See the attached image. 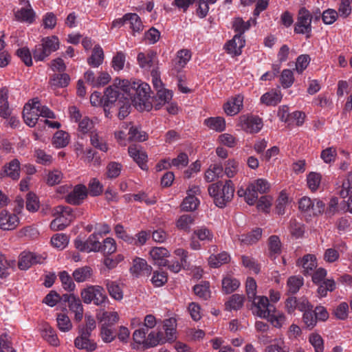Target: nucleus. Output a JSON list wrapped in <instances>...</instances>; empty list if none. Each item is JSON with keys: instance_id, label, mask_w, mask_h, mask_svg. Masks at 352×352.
<instances>
[{"instance_id": "obj_1", "label": "nucleus", "mask_w": 352, "mask_h": 352, "mask_svg": "<svg viewBox=\"0 0 352 352\" xmlns=\"http://www.w3.org/2000/svg\"><path fill=\"white\" fill-rule=\"evenodd\" d=\"M118 84L123 90V97L129 100L139 111H149L151 109L150 102V86L146 83L133 81L132 83L127 80H119Z\"/></svg>"}, {"instance_id": "obj_2", "label": "nucleus", "mask_w": 352, "mask_h": 352, "mask_svg": "<svg viewBox=\"0 0 352 352\" xmlns=\"http://www.w3.org/2000/svg\"><path fill=\"white\" fill-rule=\"evenodd\" d=\"M39 116L54 118V113L46 106H42L40 100L33 98L23 107V118L27 125L33 127L36 125Z\"/></svg>"}, {"instance_id": "obj_3", "label": "nucleus", "mask_w": 352, "mask_h": 352, "mask_svg": "<svg viewBox=\"0 0 352 352\" xmlns=\"http://www.w3.org/2000/svg\"><path fill=\"white\" fill-rule=\"evenodd\" d=\"M208 193L213 198L215 205L223 208L234 197V186L230 179L212 184L208 187Z\"/></svg>"}, {"instance_id": "obj_4", "label": "nucleus", "mask_w": 352, "mask_h": 352, "mask_svg": "<svg viewBox=\"0 0 352 352\" xmlns=\"http://www.w3.org/2000/svg\"><path fill=\"white\" fill-rule=\"evenodd\" d=\"M52 214L55 219L51 222L50 228L54 231L63 230L75 217L70 207L61 205L53 208Z\"/></svg>"}, {"instance_id": "obj_5", "label": "nucleus", "mask_w": 352, "mask_h": 352, "mask_svg": "<svg viewBox=\"0 0 352 352\" xmlns=\"http://www.w3.org/2000/svg\"><path fill=\"white\" fill-rule=\"evenodd\" d=\"M80 295L85 304L93 302L100 306L108 301L104 288L100 285H89L81 291Z\"/></svg>"}, {"instance_id": "obj_6", "label": "nucleus", "mask_w": 352, "mask_h": 352, "mask_svg": "<svg viewBox=\"0 0 352 352\" xmlns=\"http://www.w3.org/2000/svg\"><path fill=\"white\" fill-rule=\"evenodd\" d=\"M311 29V13L305 8H302L298 12L294 32L296 34H307V37H309Z\"/></svg>"}, {"instance_id": "obj_7", "label": "nucleus", "mask_w": 352, "mask_h": 352, "mask_svg": "<svg viewBox=\"0 0 352 352\" xmlns=\"http://www.w3.org/2000/svg\"><path fill=\"white\" fill-rule=\"evenodd\" d=\"M298 208L302 212L317 216L323 212L324 204L320 199H311L308 197H303L299 200Z\"/></svg>"}, {"instance_id": "obj_8", "label": "nucleus", "mask_w": 352, "mask_h": 352, "mask_svg": "<svg viewBox=\"0 0 352 352\" xmlns=\"http://www.w3.org/2000/svg\"><path fill=\"white\" fill-rule=\"evenodd\" d=\"M251 301L253 305V314L262 318H266L274 307L270 305L269 300L265 296H256L255 298H252Z\"/></svg>"}, {"instance_id": "obj_9", "label": "nucleus", "mask_w": 352, "mask_h": 352, "mask_svg": "<svg viewBox=\"0 0 352 352\" xmlns=\"http://www.w3.org/2000/svg\"><path fill=\"white\" fill-rule=\"evenodd\" d=\"M45 259V256L43 255L23 252L19 256L18 265L19 269L26 270L34 264L43 263Z\"/></svg>"}, {"instance_id": "obj_10", "label": "nucleus", "mask_w": 352, "mask_h": 352, "mask_svg": "<svg viewBox=\"0 0 352 352\" xmlns=\"http://www.w3.org/2000/svg\"><path fill=\"white\" fill-rule=\"evenodd\" d=\"M240 122L241 129L250 133H258L263 127L262 120L255 116H242Z\"/></svg>"}, {"instance_id": "obj_11", "label": "nucleus", "mask_w": 352, "mask_h": 352, "mask_svg": "<svg viewBox=\"0 0 352 352\" xmlns=\"http://www.w3.org/2000/svg\"><path fill=\"white\" fill-rule=\"evenodd\" d=\"M119 80L120 79H116L113 85L109 86L106 89L103 96L105 106H109V104L114 103L118 99L120 100L121 98H124V91L118 84Z\"/></svg>"}, {"instance_id": "obj_12", "label": "nucleus", "mask_w": 352, "mask_h": 352, "mask_svg": "<svg viewBox=\"0 0 352 352\" xmlns=\"http://www.w3.org/2000/svg\"><path fill=\"white\" fill-rule=\"evenodd\" d=\"M87 196V188L82 184H78L65 197L67 203L80 205Z\"/></svg>"}, {"instance_id": "obj_13", "label": "nucleus", "mask_w": 352, "mask_h": 352, "mask_svg": "<svg viewBox=\"0 0 352 352\" xmlns=\"http://www.w3.org/2000/svg\"><path fill=\"white\" fill-rule=\"evenodd\" d=\"M63 299L68 302L69 309L74 314L75 320L80 321L83 316V307L78 297L73 294H64Z\"/></svg>"}, {"instance_id": "obj_14", "label": "nucleus", "mask_w": 352, "mask_h": 352, "mask_svg": "<svg viewBox=\"0 0 352 352\" xmlns=\"http://www.w3.org/2000/svg\"><path fill=\"white\" fill-rule=\"evenodd\" d=\"M270 188L269 182L263 178L257 179L249 184V194L250 195V201H256L258 199V193L263 194L267 192Z\"/></svg>"}, {"instance_id": "obj_15", "label": "nucleus", "mask_w": 352, "mask_h": 352, "mask_svg": "<svg viewBox=\"0 0 352 352\" xmlns=\"http://www.w3.org/2000/svg\"><path fill=\"white\" fill-rule=\"evenodd\" d=\"M19 223L16 214L3 210L0 213V228L3 230H12L16 228Z\"/></svg>"}, {"instance_id": "obj_16", "label": "nucleus", "mask_w": 352, "mask_h": 352, "mask_svg": "<svg viewBox=\"0 0 352 352\" xmlns=\"http://www.w3.org/2000/svg\"><path fill=\"white\" fill-rule=\"evenodd\" d=\"M10 177L16 180L20 177V162L18 160L14 159L9 163L4 165L3 170L0 172V177Z\"/></svg>"}, {"instance_id": "obj_17", "label": "nucleus", "mask_w": 352, "mask_h": 352, "mask_svg": "<svg viewBox=\"0 0 352 352\" xmlns=\"http://www.w3.org/2000/svg\"><path fill=\"white\" fill-rule=\"evenodd\" d=\"M129 155L139 165L142 170H146L147 155L137 145H131L128 148Z\"/></svg>"}, {"instance_id": "obj_18", "label": "nucleus", "mask_w": 352, "mask_h": 352, "mask_svg": "<svg viewBox=\"0 0 352 352\" xmlns=\"http://www.w3.org/2000/svg\"><path fill=\"white\" fill-rule=\"evenodd\" d=\"M191 53L188 50L183 49L177 52L175 58L172 61V69L176 72H180L190 60Z\"/></svg>"}, {"instance_id": "obj_19", "label": "nucleus", "mask_w": 352, "mask_h": 352, "mask_svg": "<svg viewBox=\"0 0 352 352\" xmlns=\"http://www.w3.org/2000/svg\"><path fill=\"white\" fill-rule=\"evenodd\" d=\"M79 336L74 340V345L80 349H85L87 351H93L96 348V344L89 339L91 334L87 332L78 331Z\"/></svg>"}, {"instance_id": "obj_20", "label": "nucleus", "mask_w": 352, "mask_h": 352, "mask_svg": "<svg viewBox=\"0 0 352 352\" xmlns=\"http://www.w3.org/2000/svg\"><path fill=\"white\" fill-rule=\"evenodd\" d=\"M244 36L241 34H235L232 39L226 45V49L229 54L234 56L241 54L242 48L245 46Z\"/></svg>"}, {"instance_id": "obj_21", "label": "nucleus", "mask_w": 352, "mask_h": 352, "mask_svg": "<svg viewBox=\"0 0 352 352\" xmlns=\"http://www.w3.org/2000/svg\"><path fill=\"white\" fill-rule=\"evenodd\" d=\"M131 272L139 276H149L151 273L152 267L147 265L144 259L136 258L133 260V266L130 268Z\"/></svg>"}, {"instance_id": "obj_22", "label": "nucleus", "mask_w": 352, "mask_h": 352, "mask_svg": "<svg viewBox=\"0 0 352 352\" xmlns=\"http://www.w3.org/2000/svg\"><path fill=\"white\" fill-rule=\"evenodd\" d=\"M243 97L241 95L232 98L223 106L225 113L231 116L237 114L243 107Z\"/></svg>"}, {"instance_id": "obj_23", "label": "nucleus", "mask_w": 352, "mask_h": 352, "mask_svg": "<svg viewBox=\"0 0 352 352\" xmlns=\"http://www.w3.org/2000/svg\"><path fill=\"white\" fill-rule=\"evenodd\" d=\"M122 129H129V141L143 142L147 139L146 133L139 127L132 125L131 123L123 122L122 124Z\"/></svg>"}, {"instance_id": "obj_24", "label": "nucleus", "mask_w": 352, "mask_h": 352, "mask_svg": "<svg viewBox=\"0 0 352 352\" xmlns=\"http://www.w3.org/2000/svg\"><path fill=\"white\" fill-rule=\"evenodd\" d=\"M150 256L155 264L159 266H166L168 265L166 258L169 256V252L165 248H153L150 251Z\"/></svg>"}, {"instance_id": "obj_25", "label": "nucleus", "mask_w": 352, "mask_h": 352, "mask_svg": "<svg viewBox=\"0 0 352 352\" xmlns=\"http://www.w3.org/2000/svg\"><path fill=\"white\" fill-rule=\"evenodd\" d=\"M296 265L302 267L304 274H312L317 267L316 258L312 254H307L302 258L298 259Z\"/></svg>"}, {"instance_id": "obj_26", "label": "nucleus", "mask_w": 352, "mask_h": 352, "mask_svg": "<svg viewBox=\"0 0 352 352\" xmlns=\"http://www.w3.org/2000/svg\"><path fill=\"white\" fill-rule=\"evenodd\" d=\"M283 95L280 90L272 89L261 96L260 101L267 106H276L280 102Z\"/></svg>"}, {"instance_id": "obj_27", "label": "nucleus", "mask_w": 352, "mask_h": 352, "mask_svg": "<svg viewBox=\"0 0 352 352\" xmlns=\"http://www.w3.org/2000/svg\"><path fill=\"white\" fill-rule=\"evenodd\" d=\"M156 58V53L152 51L140 52L137 60L140 67L144 69H149Z\"/></svg>"}, {"instance_id": "obj_28", "label": "nucleus", "mask_w": 352, "mask_h": 352, "mask_svg": "<svg viewBox=\"0 0 352 352\" xmlns=\"http://www.w3.org/2000/svg\"><path fill=\"white\" fill-rule=\"evenodd\" d=\"M28 3V7L27 8H22L20 10H17L14 13L15 19L17 21H21V22H25L28 23H32L34 21L35 17V13L34 10L31 8V6Z\"/></svg>"}, {"instance_id": "obj_29", "label": "nucleus", "mask_w": 352, "mask_h": 352, "mask_svg": "<svg viewBox=\"0 0 352 352\" xmlns=\"http://www.w3.org/2000/svg\"><path fill=\"white\" fill-rule=\"evenodd\" d=\"M104 283L109 296L113 299L120 301L123 298L122 289L117 282L107 279Z\"/></svg>"}, {"instance_id": "obj_30", "label": "nucleus", "mask_w": 352, "mask_h": 352, "mask_svg": "<svg viewBox=\"0 0 352 352\" xmlns=\"http://www.w3.org/2000/svg\"><path fill=\"white\" fill-rule=\"evenodd\" d=\"M8 98V90L4 88L0 89V116L5 119L12 114V109L10 108Z\"/></svg>"}, {"instance_id": "obj_31", "label": "nucleus", "mask_w": 352, "mask_h": 352, "mask_svg": "<svg viewBox=\"0 0 352 352\" xmlns=\"http://www.w3.org/2000/svg\"><path fill=\"white\" fill-rule=\"evenodd\" d=\"M262 236V230L256 228L246 234H241L238 236V240L241 244L250 245L256 243Z\"/></svg>"}, {"instance_id": "obj_32", "label": "nucleus", "mask_w": 352, "mask_h": 352, "mask_svg": "<svg viewBox=\"0 0 352 352\" xmlns=\"http://www.w3.org/2000/svg\"><path fill=\"white\" fill-rule=\"evenodd\" d=\"M266 318L274 327L278 329L281 328L286 322L285 314L274 307L272 308V311H270L269 316Z\"/></svg>"}, {"instance_id": "obj_33", "label": "nucleus", "mask_w": 352, "mask_h": 352, "mask_svg": "<svg viewBox=\"0 0 352 352\" xmlns=\"http://www.w3.org/2000/svg\"><path fill=\"white\" fill-rule=\"evenodd\" d=\"M195 223V217L191 214L181 215L176 221V227L184 232H189Z\"/></svg>"}, {"instance_id": "obj_34", "label": "nucleus", "mask_w": 352, "mask_h": 352, "mask_svg": "<svg viewBox=\"0 0 352 352\" xmlns=\"http://www.w3.org/2000/svg\"><path fill=\"white\" fill-rule=\"evenodd\" d=\"M93 271L89 266H84L76 269L72 274L74 280L77 283H82L88 280L92 276Z\"/></svg>"}, {"instance_id": "obj_35", "label": "nucleus", "mask_w": 352, "mask_h": 352, "mask_svg": "<svg viewBox=\"0 0 352 352\" xmlns=\"http://www.w3.org/2000/svg\"><path fill=\"white\" fill-rule=\"evenodd\" d=\"M264 352H289V348L283 338H279L274 339L271 344L265 348Z\"/></svg>"}, {"instance_id": "obj_36", "label": "nucleus", "mask_w": 352, "mask_h": 352, "mask_svg": "<svg viewBox=\"0 0 352 352\" xmlns=\"http://www.w3.org/2000/svg\"><path fill=\"white\" fill-rule=\"evenodd\" d=\"M230 261V255L227 252H223L217 255H210L208 258V264L211 267L217 268L223 264L228 263Z\"/></svg>"}, {"instance_id": "obj_37", "label": "nucleus", "mask_w": 352, "mask_h": 352, "mask_svg": "<svg viewBox=\"0 0 352 352\" xmlns=\"http://www.w3.org/2000/svg\"><path fill=\"white\" fill-rule=\"evenodd\" d=\"M124 19L127 20L129 27L133 32H140L143 29V25L140 16L135 13H128L124 14Z\"/></svg>"}, {"instance_id": "obj_38", "label": "nucleus", "mask_w": 352, "mask_h": 352, "mask_svg": "<svg viewBox=\"0 0 352 352\" xmlns=\"http://www.w3.org/2000/svg\"><path fill=\"white\" fill-rule=\"evenodd\" d=\"M239 285L240 282L231 275H227L222 280V289L226 294L232 293Z\"/></svg>"}, {"instance_id": "obj_39", "label": "nucleus", "mask_w": 352, "mask_h": 352, "mask_svg": "<svg viewBox=\"0 0 352 352\" xmlns=\"http://www.w3.org/2000/svg\"><path fill=\"white\" fill-rule=\"evenodd\" d=\"M103 59V50L100 46L98 45L94 47L92 54L88 58L87 62L91 67H98L102 63Z\"/></svg>"}, {"instance_id": "obj_40", "label": "nucleus", "mask_w": 352, "mask_h": 352, "mask_svg": "<svg viewBox=\"0 0 352 352\" xmlns=\"http://www.w3.org/2000/svg\"><path fill=\"white\" fill-rule=\"evenodd\" d=\"M69 142V135L64 131H58L55 133L52 140L53 145L56 148H63Z\"/></svg>"}, {"instance_id": "obj_41", "label": "nucleus", "mask_w": 352, "mask_h": 352, "mask_svg": "<svg viewBox=\"0 0 352 352\" xmlns=\"http://www.w3.org/2000/svg\"><path fill=\"white\" fill-rule=\"evenodd\" d=\"M90 141L92 146L102 152H107L109 149L107 141L96 131L91 132Z\"/></svg>"}, {"instance_id": "obj_42", "label": "nucleus", "mask_w": 352, "mask_h": 352, "mask_svg": "<svg viewBox=\"0 0 352 352\" xmlns=\"http://www.w3.org/2000/svg\"><path fill=\"white\" fill-rule=\"evenodd\" d=\"M70 81V78L67 74H54L50 81V85L53 88L67 87Z\"/></svg>"}, {"instance_id": "obj_43", "label": "nucleus", "mask_w": 352, "mask_h": 352, "mask_svg": "<svg viewBox=\"0 0 352 352\" xmlns=\"http://www.w3.org/2000/svg\"><path fill=\"white\" fill-rule=\"evenodd\" d=\"M204 123L210 129L215 130L217 131H223L226 129V121L222 117L206 119Z\"/></svg>"}, {"instance_id": "obj_44", "label": "nucleus", "mask_w": 352, "mask_h": 352, "mask_svg": "<svg viewBox=\"0 0 352 352\" xmlns=\"http://www.w3.org/2000/svg\"><path fill=\"white\" fill-rule=\"evenodd\" d=\"M244 302V296L240 294H233L226 303L227 310H238L241 309Z\"/></svg>"}, {"instance_id": "obj_45", "label": "nucleus", "mask_w": 352, "mask_h": 352, "mask_svg": "<svg viewBox=\"0 0 352 352\" xmlns=\"http://www.w3.org/2000/svg\"><path fill=\"white\" fill-rule=\"evenodd\" d=\"M270 256L272 258H276V256L281 252V243L279 238L273 235L269 238Z\"/></svg>"}, {"instance_id": "obj_46", "label": "nucleus", "mask_w": 352, "mask_h": 352, "mask_svg": "<svg viewBox=\"0 0 352 352\" xmlns=\"http://www.w3.org/2000/svg\"><path fill=\"white\" fill-rule=\"evenodd\" d=\"M41 43L51 54L59 48L60 42L56 36H46L42 38Z\"/></svg>"}, {"instance_id": "obj_47", "label": "nucleus", "mask_w": 352, "mask_h": 352, "mask_svg": "<svg viewBox=\"0 0 352 352\" xmlns=\"http://www.w3.org/2000/svg\"><path fill=\"white\" fill-rule=\"evenodd\" d=\"M173 92L172 91L167 89H157L156 98L158 103L156 104L155 109H160L159 106L164 105L172 100Z\"/></svg>"}, {"instance_id": "obj_48", "label": "nucleus", "mask_w": 352, "mask_h": 352, "mask_svg": "<svg viewBox=\"0 0 352 352\" xmlns=\"http://www.w3.org/2000/svg\"><path fill=\"white\" fill-rule=\"evenodd\" d=\"M303 278L299 276H290L287 282V287L288 292L290 294H296L303 285Z\"/></svg>"}, {"instance_id": "obj_49", "label": "nucleus", "mask_w": 352, "mask_h": 352, "mask_svg": "<svg viewBox=\"0 0 352 352\" xmlns=\"http://www.w3.org/2000/svg\"><path fill=\"white\" fill-rule=\"evenodd\" d=\"M42 336L51 345L55 346L59 345V340L57 337L56 331L51 327L48 325L45 326L42 332Z\"/></svg>"}, {"instance_id": "obj_50", "label": "nucleus", "mask_w": 352, "mask_h": 352, "mask_svg": "<svg viewBox=\"0 0 352 352\" xmlns=\"http://www.w3.org/2000/svg\"><path fill=\"white\" fill-rule=\"evenodd\" d=\"M199 204V199L193 195L188 193L181 204V208L184 211H193L197 209Z\"/></svg>"}, {"instance_id": "obj_51", "label": "nucleus", "mask_w": 352, "mask_h": 352, "mask_svg": "<svg viewBox=\"0 0 352 352\" xmlns=\"http://www.w3.org/2000/svg\"><path fill=\"white\" fill-rule=\"evenodd\" d=\"M15 261L13 260H8L6 257L0 253V278H3L9 274L8 270L14 267Z\"/></svg>"}, {"instance_id": "obj_52", "label": "nucleus", "mask_w": 352, "mask_h": 352, "mask_svg": "<svg viewBox=\"0 0 352 352\" xmlns=\"http://www.w3.org/2000/svg\"><path fill=\"white\" fill-rule=\"evenodd\" d=\"M223 173V168L219 164H212L205 173V179L208 182L214 181L219 177Z\"/></svg>"}, {"instance_id": "obj_53", "label": "nucleus", "mask_w": 352, "mask_h": 352, "mask_svg": "<svg viewBox=\"0 0 352 352\" xmlns=\"http://www.w3.org/2000/svg\"><path fill=\"white\" fill-rule=\"evenodd\" d=\"M322 176L320 173L311 172L307 177V182L309 188L312 191H316L321 182Z\"/></svg>"}, {"instance_id": "obj_54", "label": "nucleus", "mask_w": 352, "mask_h": 352, "mask_svg": "<svg viewBox=\"0 0 352 352\" xmlns=\"http://www.w3.org/2000/svg\"><path fill=\"white\" fill-rule=\"evenodd\" d=\"M69 239L65 234L59 233L54 234L51 239L52 245L58 249L63 250L67 245Z\"/></svg>"}, {"instance_id": "obj_55", "label": "nucleus", "mask_w": 352, "mask_h": 352, "mask_svg": "<svg viewBox=\"0 0 352 352\" xmlns=\"http://www.w3.org/2000/svg\"><path fill=\"white\" fill-rule=\"evenodd\" d=\"M194 234L201 241L206 243L212 242L213 233L206 227H201L194 231Z\"/></svg>"}, {"instance_id": "obj_56", "label": "nucleus", "mask_w": 352, "mask_h": 352, "mask_svg": "<svg viewBox=\"0 0 352 352\" xmlns=\"http://www.w3.org/2000/svg\"><path fill=\"white\" fill-rule=\"evenodd\" d=\"M56 321L59 330L63 332L69 331L72 328L70 319L65 314H58L57 315Z\"/></svg>"}, {"instance_id": "obj_57", "label": "nucleus", "mask_w": 352, "mask_h": 352, "mask_svg": "<svg viewBox=\"0 0 352 352\" xmlns=\"http://www.w3.org/2000/svg\"><path fill=\"white\" fill-rule=\"evenodd\" d=\"M100 237L98 234L94 232L86 240L87 245L89 252H100L101 249V244L99 241Z\"/></svg>"}, {"instance_id": "obj_58", "label": "nucleus", "mask_w": 352, "mask_h": 352, "mask_svg": "<svg viewBox=\"0 0 352 352\" xmlns=\"http://www.w3.org/2000/svg\"><path fill=\"white\" fill-rule=\"evenodd\" d=\"M100 336L103 342L107 343L115 339L116 334L110 326H108L106 322H103L100 327Z\"/></svg>"}, {"instance_id": "obj_59", "label": "nucleus", "mask_w": 352, "mask_h": 352, "mask_svg": "<svg viewBox=\"0 0 352 352\" xmlns=\"http://www.w3.org/2000/svg\"><path fill=\"white\" fill-rule=\"evenodd\" d=\"M280 82L283 88L290 87L294 82L293 72L287 69H283L280 77Z\"/></svg>"}, {"instance_id": "obj_60", "label": "nucleus", "mask_w": 352, "mask_h": 352, "mask_svg": "<svg viewBox=\"0 0 352 352\" xmlns=\"http://www.w3.org/2000/svg\"><path fill=\"white\" fill-rule=\"evenodd\" d=\"M250 27V21L245 22L241 18H236L232 23V28L236 32V34H241V36H243L244 32L249 30Z\"/></svg>"}, {"instance_id": "obj_61", "label": "nucleus", "mask_w": 352, "mask_h": 352, "mask_svg": "<svg viewBox=\"0 0 352 352\" xmlns=\"http://www.w3.org/2000/svg\"><path fill=\"white\" fill-rule=\"evenodd\" d=\"M352 194V172H349L344 180L340 195L345 198Z\"/></svg>"}, {"instance_id": "obj_62", "label": "nucleus", "mask_w": 352, "mask_h": 352, "mask_svg": "<svg viewBox=\"0 0 352 352\" xmlns=\"http://www.w3.org/2000/svg\"><path fill=\"white\" fill-rule=\"evenodd\" d=\"M122 166L116 162H111L107 166V176L108 178L113 179L118 177L121 173Z\"/></svg>"}, {"instance_id": "obj_63", "label": "nucleus", "mask_w": 352, "mask_h": 352, "mask_svg": "<svg viewBox=\"0 0 352 352\" xmlns=\"http://www.w3.org/2000/svg\"><path fill=\"white\" fill-rule=\"evenodd\" d=\"M338 12L332 8H328L322 13V20L325 25H331L338 18Z\"/></svg>"}, {"instance_id": "obj_64", "label": "nucleus", "mask_w": 352, "mask_h": 352, "mask_svg": "<svg viewBox=\"0 0 352 352\" xmlns=\"http://www.w3.org/2000/svg\"><path fill=\"white\" fill-rule=\"evenodd\" d=\"M59 278L61 281L62 286L65 290L69 292L74 290L76 287L75 283L67 272H61L59 274Z\"/></svg>"}]
</instances>
